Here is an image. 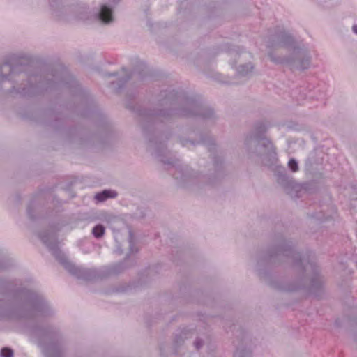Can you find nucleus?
Segmentation results:
<instances>
[{"mask_svg": "<svg viewBox=\"0 0 357 357\" xmlns=\"http://www.w3.org/2000/svg\"><path fill=\"white\" fill-rule=\"evenodd\" d=\"M128 233H129L128 242H129V246H130V252L133 253L135 252H137V250H135L134 234L131 229H129Z\"/></svg>", "mask_w": 357, "mask_h": 357, "instance_id": "20", "label": "nucleus"}, {"mask_svg": "<svg viewBox=\"0 0 357 357\" xmlns=\"http://www.w3.org/2000/svg\"><path fill=\"white\" fill-rule=\"evenodd\" d=\"M303 287L301 286L290 285L287 287H284V289L288 291H295L301 289Z\"/></svg>", "mask_w": 357, "mask_h": 357, "instance_id": "26", "label": "nucleus"}, {"mask_svg": "<svg viewBox=\"0 0 357 357\" xmlns=\"http://www.w3.org/2000/svg\"><path fill=\"white\" fill-rule=\"evenodd\" d=\"M267 128L268 125L264 121L255 123L254 133L248 135L245 139V148L250 153L257 155L275 154L273 144L264 136Z\"/></svg>", "mask_w": 357, "mask_h": 357, "instance_id": "7", "label": "nucleus"}, {"mask_svg": "<svg viewBox=\"0 0 357 357\" xmlns=\"http://www.w3.org/2000/svg\"><path fill=\"white\" fill-rule=\"evenodd\" d=\"M14 296L22 304L24 312L22 317L31 319L50 312V305L43 297L36 291L25 288L17 289Z\"/></svg>", "mask_w": 357, "mask_h": 357, "instance_id": "6", "label": "nucleus"}, {"mask_svg": "<svg viewBox=\"0 0 357 357\" xmlns=\"http://www.w3.org/2000/svg\"><path fill=\"white\" fill-rule=\"evenodd\" d=\"M150 146L153 147V149H154L155 151V154L157 155V156H162V153L163 152V150H164V145L162 142H159L158 144L157 142H153V141L152 139H150Z\"/></svg>", "mask_w": 357, "mask_h": 357, "instance_id": "18", "label": "nucleus"}, {"mask_svg": "<svg viewBox=\"0 0 357 357\" xmlns=\"http://www.w3.org/2000/svg\"><path fill=\"white\" fill-rule=\"evenodd\" d=\"M250 354V351L246 348L238 347L235 354L234 357H248Z\"/></svg>", "mask_w": 357, "mask_h": 357, "instance_id": "19", "label": "nucleus"}, {"mask_svg": "<svg viewBox=\"0 0 357 357\" xmlns=\"http://www.w3.org/2000/svg\"><path fill=\"white\" fill-rule=\"evenodd\" d=\"M123 268H124V267H123V262H120L119 264H115L113 266L112 272L114 273H119Z\"/></svg>", "mask_w": 357, "mask_h": 357, "instance_id": "24", "label": "nucleus"}, {"mask_svg": "<svg viewBox=\"0 0 357 357\" xmlns=\"http://www.w3.org/2000/svg\"><path fill=\"white\" fill-rule=\"evenodd\" d=\"M285 190L293 198H298L301 196L302 191L301 187L294 181L290 180L287 181Z\"/></svg>", "mask_w": 357, "mask_h": 357, "instance_id": "12", "label": "nucleus"}, {"mask_svg": "<svg viewBox=\"0 0 357 357\" xmlns=\"http://www.w3.org/2000/svg\"><path fill=\"white\" fill-rule=\"evenodd\" d=\"M195 346L196 347L197 349H199L202 346H203V342L201 339L199 338H197L195 341Z\"/></svg>", "mask_w": 357, "mask_h": 357, "instance_id": "29", "label": "nucleus"}, {"mask_svg": "<svg viewBox=\"0 0 357 357\" xmlns=\"http://www.w3.org/2000/svg\"><path fill=\"white\" fill-rule=\"evenodd\" d=\"M352 30H353L354 33L357 34V25H354L352 27Z\"/></svg>", "mask_w": 357, "mask_h": 357, "instance_id": "33", "label": "nucleus"}, {"mask_svg": "<svg viewBox=\"0 0 357 357\" xmlns=\"http://www.w3.org/2000/svg\"><path fill=\"white\" fill-rule=\"evenodd\" d=\"M50 6L53 9H56L57 8H63V7L62 0H50Z\"/></svg>", "mask_w": 357, "mask_h": 357, "instance_id": "23", "label": "nucleus"}, {"mask_svg": "<svg viewBox=\"0 0 357 357\" xmlns=\"http://www.w3.org/2000/svg\"><path fill=\"white\" fill-rule=\"evenodd\" d=\"M33 63L27 58L10 56L8 59L0 66V77L1 82L6 80L15 82L14 77L17 75L21 79H26V84H22L16 89L12 86L10 92H16L22 97H31L39 94L43 90H47L54 85L67 84L70 87L77 86V82L70 75L68 70L63 66H58L52 70V79H46L41 74L33 73Z\"/></svg>", "mask_w": 357, "mask_h": 357, "instance_id": "1", "label": "nucleus"}, {"mask_svg": "<svg viewBox=\"0 0 357 357\" xmlns=\"http://www.w3.org/2000/svg\"><path fill=\"white\" fill-rule=\"evenodd\" d=\"M241 83L240 82H236V81H234V82H230L229 84H238Z\"/></svg>", "mask_w": 357, "mask_h": 357, "instance_id": "35", "label": "nucleus"}, {"mask_svg": "<svg viewBox=\"0 0 357 357\" xmlns=\"http://www.w3.org/2000/svg\"><path fill=\"white\" fill-rule=\"evenodd\" d=\"M266 47L271 61L278 64H287L298 70L307 69L311 57L306 48L296 45L288 32L278 29L268 36Z\"/></svg>", "mask_w": 357, "mask_h": 357, "instance_id": "3", "label": "nucleus"}, {"mask_svg": "<svg viewBox=\"0 0 357 357\" xmlns=\"http://www.w3.org/2000/svg\"><path fill=\"white\" fill-rule=\"evenodd\" d=\"M139 77L142 78V76L140 74H139Z\"/></svg>", "mask_w": 357, "mask_h": 357, "instance_id": "38", "label": "nucleus"}, {"mask_svg": "<svg viewBox=\"0 0 357 357\" xmlns=\"http://www.w3.org/2000/svg\"><path fill=\"white\" fill-rule=\"evenodd\" d=\"M160 161L165 165H172L175 168L174 176L176 179L185 180L192 177H196L195 173L188 167L187 165H182L178 159H166L161 158Z\"/></svg>", "mask_w": 357, "mask_h": 357, "instance_id": "8", "label": "nucleus"}, {"mask_svg": "<svg viewBox=\"0 0 357 357\" xmlns=\"http://www.w3.org/2000/svg\"><path fill=\"white\" fill-rule=\"evenodd\" d=\"M311 256V254L303 256L293 249L290 242L282 240L276 246L271 248L268 258L270 261L274 259L282 261L284 258H291L294 266L303 272L305 278H310L309 291L315 296H319L322 290L323 281L319 275V267Z\"/></svg>", "mask_w": 357, "mask_h": 357, "instance_id": "4", "label": "nucleus"}, {"mask_svg": "<svg viewBox=\"0 0 357 357\" xmlns=\"http://www.w3.org/2000/svg\"><path fill=\"white\" fill-rule=\"evenodd\" d=\"M105 232V228L101 224L96 225L92 229V234L96 238H100L103 236Z\"/></svg>", "mask_w": 357, "mask_h": 357, "instance_id": "16", "label": "nucleus"}, {"mask_svg": "<svg viewBox=\"0 0 357 357\" xmlns=\"http://www.w3.org/2000/svg\"><path fill=\"white\" fill-rule=\"evenodd\" d=\"M37 333L45 337L49 338L51 336V333L49 330H38Z\"/></svg>", "mask_w": 357, "mask_h": 357, "instance_id": "27", "label": "nucleus"}, {"mask_svg": "<svg viewBox=\"0 0 357 357\" xmlns=\"http://www.w3.org/2000/svg\"><path fill=\"white\" fill-rule=\"evenodd\" d=\"M288 167L294 172H297L298 169V162L294 158L289 160L288 162Z\"/></svg>", "mask_w": 357, "mask_h": 357, "instance_id": "21", "label": "nucleus"}, {"mask_svg": "<svg viewBox=\"0 0 357 357\" xmlns=\"http://www.w3.org/2000/svg\"><path fill=\"white\" fill-rule=\"evenodd\" d=\"M199 143L206 146L208 151L211 153V155H212L216 149V145L214 143L213 139L211 138L202 137L200 141L197 142V144Z\"/></svg>", "mask_w": 357, "mask_h": 357, "instance_id": "15", "label": "nucleus"}, {"mask_svg": "<svg viewBox=\"0 0 357 357\" xmlns=\"http://www.w3.org/2000/svg\"><path fill=\"white\" fill-rule=\"evenodd\" d=\"M98 18L103 24H109L114 21L113 10L107 4H103L100 7Z\"/></svg>", "mask_w": 357, "mask_h": 357, "instance_id": "11", "label": "nucleus"}, {"mask_svg": "<svg viewBox=\"0 0 357 357\" xmlns=\"http://www.w3.org/2000/svg\"><path fill=\"white\" fill-rule=\"evenodd\" d=\"M116 252L120 255L123 253V250L119 248L116 250Z\"/></svg>", "mask_w": 357, "mask_h": 357, "instance_id": "34", "label": "nucleus"}, {"mask_svg": "<svg viewBox=\"0 0 357 357\" xmlns=\"http://www.w3.org/2000/svg\"><path fill=\"white\" fill-rule=\"evenodd\" d=\"M319 211L312 213L310 215L312 220L314 222L323 223L329 219L335 218L337 211L335 206L331 203H320L319 205Z\"/></svg>", "mask_w": 357, "mask_h": 357, "instance_id": "9", "label": "nucleus"}, {"mask_svg": "<svg viewBox=\"0 0 357 357\" xmlns=\"http://www.w3.org/2000/svg\"><path fill=\"white\" fill-rule=\"evenodd\" d=\"M181 144L183 146H187L188 144H190L192 146L195 145V142L191 140H181Z\"/></svg>", "mask_w": 357, "mask_h": 357, "instance_id": "30", "label": "nucleus"}, {"mask_svg": "<svg viewBox=\"0 0 357 357\" xmlns=\"http://www.w3.org/2000/svg\"><path fill=\"white\" fill-rule=\"evenodd\" d=\"M39 237L56 260L72 275L84 280H93L96 278L97 273L95 270L76 266L68 260L64 253L59 249L54 234L43 232L40 234Z\"/></svg>", "mask_w": 357, "mask_h": 357, "instance_id": "5", "label": "nucleus"}, {"mask_svg": "<svg viewBox=\"0 0 357 357\" xmlns=\"http://www.w3.org/2000/svg\"><path fill=\"white\" fill-rule=\"evenodd\" d=\"M160 109L142 111L140 115L146 121L155 123L159 121H167L174 116L200 117L211 119L215 113L213 109L205 106L196 97H188L183 92L165 91L161 93Z\"/></svg>", "mask_w": 357, "mask_h": 357, "instance_id": "2", "label": "nucleus"}, {"mask_svg": "<svg viewBox=\"0 0 357 357\" xmlns=\"http://www.w3.org/2000/svg\"><path fill=\"white\" fill-rule=\"evenodd\" d=\"M117 196V192L114 190H104L102 192H98L95 195V199L98 202H104L109 198H115Z\"/></svg>", "mask_w": 357, "mask_h": 357, "instance_id": "13", "label": "nucleus"}, {"mask_svg": "<svg viewBox=\"0 0 357 357\" xmlns=\"http://www.w3.org/2000/svg\"><path fill=\"white\" fill-rule=\"evenodd\" d=\"M4 268V267H3V266H0V268Z\"/></svg>", "mask_w": 357, "mask_h": 357, "instance_id": "39", "label": "nucleus"}, {"mask_svg": "<svg viewBox=\"0 0 357 357\" xmlns=\"http://www.w3.org/2000/svg\"><path fill=\"white\" fill-rule=\"evenodd\" d=\"M1 357H13V351L10 348L4 347L1 350Z\"/></svg>", "mask_w": 357, "mask_h": 357, "instance_id": "22", "label": "nucleus"}, {"mask_svg": "<svg viewBox=\"0 0 357 357\" xmlns=\"http://www.w3.org/2000/svg\"><path fill=\"white\" fill-rule=\"evenodd\" d=\"M253 69V66L251 63H248L245 64H241L238 67L237 71V77H243L248 76Z\"/></svg>", "mask_w": 357, "mask_h": 357, "instance_id": "14", "label": "nucleus"}, {"mask_svg": "<svg viewBox=\"0 0 357 357\" xmlns=\"http://www.w3.org/2000/svg\"><path fill=\"white\" fill-rule=\"evenodd\" d=\"M122 71L124 72L125 76L121 77L119 79L118 89H120L132 77V73L127 72L126 68H122Z\"/></svg>", "mask_w": 357, "mask_h": 357, "instance_id": "17", "label": "nucleus"}, {"mask_svg": "<svg viewBox=\"0 0 357 357\" xmlns=\"http://www.w3.org/2000/svg\"><path fill=\"white\" fill-rule=\"evenodd\" d=\"M120 0H109V3L115 5L119 2Z\"/></svg>", "mask_w": 357, "mask_h": 357, "instance_id": "32", "label": "nucleus"}, {"mask_svg": "<svg viewBox=\"0 0 357 357\" xmlns=\"http://www.w3.org/2000/svg\"><path fill=\"white\" fill-rule=\"evenodd\" d=\"M234 52H235V55L238 56L239 60L241 58L247 59V58L251 57V54L249 52H239L238 51H234Z\"/></svg>", "mask_w": 357, "mask_h": 357, "instance_id": "25", "label": "nucleus"}, {"mask_svg": "<svg viewBox=\"0 0 357 357\" xmlns=\"http://www.w3.org/2000/svg\"><path fill=\"white\" fill-rule=\"evenodd\" d=\"M40 347L46 357H61V348L57 343H50L47 345H43L40 343Z\"/></svg>", "mask_w": 357, "mask_h": 357, "instance_id": "10", "label": "nucleus"}, {"mask_svg": "<svg viewBox=\"0 0 357 357\" xmlns=\"http://www.w3.org/2000/svg\"><path fill=\"white\" fill-rule=\"evenodd\" d=\"M213 158H214V165H215V166H217V165H218V160H215V157H214V156H213Z\"/></svg>", "mask_w": 357, "mask_h": 357, "instance_id": "36", "label": "nucleus"}, {"mask_svg": "<svg viewBox=\"0 0 357 357\" xmlns=\"http://www.w3.org/2000/svg\"><path fill=\"white\" fill-rule=\"evenodd\" d=\"M118 75V73H106L105 74V76L106 77H116Z\"/></svg>", "mask_w": 357, "mask_h": 357, "instance_id": "31", "label": "nucleus"}, {"mask_svg": "<svg viewBox=\"0 0 357 357\" xmlns=\"http://www.w3.org/2000/svg\"><path fill=\"white\" fill-rule=\"evenodd\" d=\"M354 202L356 203V204L357 205V199L354 200Z\"/></svg>", "mask_w": 357, "mask_h": 357, "instance_id": "37", "label": "nucleus"}, {"mask_svg": "<svg viewBox=\"0 0 357 357\" xmlns=\"http://www.w3.org/2000/svg\"><path fill=\"white\" fill-rule=\"evenodd\" d=\"M33 203H30L27 208V213L29 218L32 220L35 219V215L33 214L32 210Z\"/></svg>", "mask_w": 357, "mask_h": 357, "instance_id": "28", "label": "nucleus"}]
</instances>
